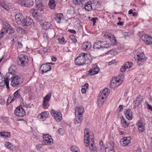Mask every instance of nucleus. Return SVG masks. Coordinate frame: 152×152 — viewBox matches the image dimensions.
I'll use <instances>...</instances> for the list:
<instances>
[{
  "label": "nucleus",
  "instance_id": "f257e3e1",
  "mask_svg": "<svg viewBox=\"0 0 152 152\" xmlns=\"http://www.w3.org/2000/svg\"><path fill=\"white\" fill-rule=\"evenodd\" d=\"M11 79H12L11 85L14 87L21 84L23 81L18 76H13L12 72H9L6 74V77L4 78L2 77L0 72V86L3 87L6 85L7 88H9V81Z\"/></svg>",
  "mask_w": 152,
  "mask_h": 152
},
{
  "label": "nucleus",
  "instance_id": "f03ea898",
  "mask_svg": "<svg viewBox=\"0 0 152 152\" xmlns=\"http://www.w3.org/2000/svg\"><path fill=\"white\" fill-rule=\"evenodd\" d=\"M90 54L83 53L79 54L75 60V64L78 66L86 65L91 62Z\"/></svg>",
  "mask_w": 152,
  "mask_h": 152
},
{
  "label": "nucleus",
  "instance_id": "7ed1b4c3",
  "mask_svg": "<svg viewBox=\"0 0 152 152\" xmlns=\"http://www.w3.org/2000/svg\"><path fill=\"white\" fill-rule=\"evenodd\" d=\"M109 94V90L107 88L103 90L102 92H100L97 101L99 107H101L103 105L104 102V99L107 97Z\"/></svg>",
  "mask_w": 152,
  "mask_h": 152
},
{
  "label": "nucleus",
  "instance_id": "20e7f679",
  "mask_svg": "<svg viewBox=\"0 0 152 152\" xmlns=\"http://www.w3.org/2000/svg\"><path fill=\"white\" fill-rule=\"evenodd\" d=\"M28 61V57L23 54L20 55L17 60V63L20 66H24L27 64Z\"/></svg>",
  "mask_w": 152,
  "mask_h": 152
},
{
  "label": "nucleus",
  "instance_id": "39448f33",
  "mask_svg": "<svg viewBox=\"0 0 152 152\" xmlns=\"http://www.w3.org/2000/svg\"><path fill=\"white\" fill-rule=\"evenodd\" d=\"M120 75L113 78L110 83V87L113 88L117 87L121 84L122 82V80L119 78Z\"/></svg>",
  "mask_w": 152,
  "mask_h": 152
},
{
  "label": "nucleus",
  "instance_id": "423d86ee",
  "mask_svg": "<svg viewBox=\"0 0 152 152\" xmlns=\"http://www.w3.org/2000/svg\"><path fill=\"white\" fill-rule=\"evenodd\" d=\"M17 3L22 6L29 8L31 7L34 4L32 0H18Z\"/></svg>",
  "mask_w": 152,
  "mask_h": 152
},
{
  "label": "nucleus",
  "instance_id": "0eeeda50",
  "mask_svg": "<svg viewBox=\"0 0 152 152\" xmlns=\"http://www.w3.org/2000/svg\"><path fill=\"white\" fill-rule=\"evenodd\" d=\"M136 56L135 57V58L137 61V63L139 65H142L144 63L145 59V56L143 52H139L136 54Z\"/></svg>",
  "mask_w": 152,
  "mask_h": 152
},
{
  "label": "nucleus",
  "instance_id": "6e6552de",
  "mask_svg": "<svg viewBox=\"0 0 152 152\" xmlns=\"http://www.w3.org/2000/svg\"><path fill=\"white\" fill-rule=\"evenodd\" d=\"M43 140L42 142L43 145H50L53 142V140L50 136L48 134L43 135Z\"/></svg>",
  "mask_w": 152,
  "mask_h": 152
},
{
  "label": "nucleus",
  "instance_id": "1a4fd4ad",
  "mask_svg": "<svg viewBox=\"0 0 152 152\" xmlns=\"http://www.w3.org/2000/svg\"><path fill=\"white\" fill-rule=\"evenodd\" d=\"M15 114L18 116L22 117L26 114V112L21 105L17 107L15 110Z\"/></svg>",
  "mask_w": 152,
  "mask_h": 152
},
{
  "label": "nucleus",
  "instance_id": "9d476101",
  "mask_svg": "<svg viewBox=\"0 0 152 152\" xmlns=\"http://www.w3.org/2000/svg\"><path fill=\"white\" fill-rule=\"evenodd\" d=\"M84 142L85 145L88 147L89 145V141H91V139L89 138V132L88 129L86 128L84 130Z\"/></svg>",
  "mask_w": 152,
  "mask_h": 152
},
{
  "label": "nucleus",
  "instance_id": "9b49d317",
  "mask_svg": "<svg viewBox=\"0 0 152 152\" xmlns=\"http://www.w3.org/2000/svg\"><path fill=\"white\" fill-rule=\"evenodd\" d=\"M33 20L31 18L29 17L24 18L21 21V23L22 26L25 28L30 25L32 24Z\"/></svg>",
  "mask_w": 152,
  "mask_h": 152
},
{
  "label": "nucleus",
  "instance_id": "f8f14e48",
  "mask_svg": "<svg viewBox=\"0 0 152 152\" xmlns=\"http://www.w3.org/2000/svg\"><path fill=\"white\" fill-rule=\"evenodd\" d=\"M103 41H98L97 42H95L94 43L93 47V48L94 51H95L96 49L99 50L100 48H108L109 47L107 46H105V45H108V44H104V45H101L102 42H103Z\"/></svg>",
  "mask_w": 152,
  "mask_h": 152
},
{
  "label": "nucleus",
  "instance_id": "ddd939ff",
  "mask_svg": "<svg viewBox=\"0 0 152 152\" xmlns=\"http://www.w3.org/2000/svg\"><path fill=\"white\" fill-rule=\"evenodd\" d=\"M51 95V93H49L44 98L42 104L43 107L47 108L49 106L50 104L48 102L50 101Z\"/></svg>",
  "mask_w": 152,
  "mask_h": 152
},
{
  "label": "nucleus",
  "instance_id": "4468645a",
  "mask_svg": "<svg viewBox=\"0 0 152 152\" xmlns=\"http://www.w3.org/2000/svg\"><path fill=\"white\" fill-rule=\"evenodd\" d=\"M49 63L48 62L41 65L40 69L41 70L42 74H43L45 73H46L51 70V66L49 65Z\"/></svg>",
  "mask_w": 152,
  "mask_h": 152
},
{
  "label": "nucleus",
  "instance_id": "2eb2a0df",
  "mask_svg": "<svg viewBox=\"0 0 152 152\" xmlns=\"http://www.w3.org/2000/svg\"><path fill=\"white\" fill-rule=\"evenodd\" d=\"M143 99V96L140 95L136 98L135 100L133 102L134 109H135L142 102Z\"/></svg>",
  "mask_w": 152,
  "mask_h": 152
},
{
  "label": "nucleus",
  "instance_id": "dca6fc26",
  "mask_svg": "<svg viewBox=\"0 0 152 152\" xmlns=\"http://www.w3.org/2000/svg\"><path fill=\"white\" fill-rule=\"evenodd\" d=\"M99 70V68L96 64L92 65V69H90L89 71V73L91 75H94L97 74Z\"/></svg>",
  "mask_w": 152,
  "mask_h": 152
},
{
  "label": "nucleus",
  "instance_id": "f3484780",
  "mask_svg": "<svg viewBox=\"0 0 152 152\" xmlns=\"http://www.w3.org/2000/svg\"><path fill=\"white\" fill-rule=\"evenodd\" d=\"M90 144L89 148L91 152H97V148L94 143V139L92 138L91 139V141H89V145Z\"/></svg>",
  "mask_w": 152,
  "mask_h": 152
},
{
  "label": "nucleus",
  "instance_id": "a211bd4d",
  "mask_svg": "<svg viewBox=\"0 0 152 152\" xmlns=\"http://www.w3.org/2000/svg\"><path fill=\"white\" fill-rule=\"evenodd\" d=\"M107 145L108 146L105 147V152H115L114 150L115 143L114 142H110Z\"/></svg>",
  "mask_w": 152,
  "mask_h": 152
},
{
  "label": "nucleus",
  "instance_id": "6ab92c4d",
  "mask_svg": "<svg viewBox=\"0 0 152 152\" xmlns=\"http://www.w3.org/2000/svg\"><path fill=\"white\" fill-rule=\"evenodd\" d=\"M121 140L123 142V145L126 146L130 142L131 139L130 137H124L121 139Z\"/></svg>",
  "mask_w": 152,
  "mask_h": 152
},
{
  "label": "nucleus",
  "instance_id": "aec40b11",
  "mask_svg": "<svg viewBox=\"0 0 152 152\" xmlns=\"http://www.w3.org/2000/svg\"><path fill=\"white\" fill-rule=\"evenodd\" d=\"M142 123L143 121L141 120H139L137 123L138 129L140 132H143L145 130V127Z\"/></svg>",
  "mask_w": 152,
  "mask_h": 152
},
{
  "label": "nucleus",
  "instance_id": "412c9836",
  "mask_svg": "<svg viewBox=\"0 0 152 152\" xmlns=\"http://www.w3.org/2000/svg\"><path fill=\"white\" fill-rule=\"evenodd\" d=\"M84 8L87 11H90L93 9L92 3L91 1L86 2L84 4Z\"/></svg>",
  "mask_w": 152,
  "mask_h": 152
},
{
  "label": "nucleus",
  "instance_id": "4be33fe9",
  "mask_svg": "<svg viewBox=\"0 0 152 152\" xmlns=\"http://www.w3.org/2000/svg\"><path fill=\"white\" fill-rule=\"evenodd\" d=\"M24 17L20 13H17L15 16V19L16 22L18 24H20L22 20L24 18Z\"/></svg>",
  "mask_w": 152,
  "mask_h": 152
},
{
  "label": "nucleus",
  "instance_id": "5701e85b",
  "mask_svg": "<svg viewBox=\"0 0 152 152\" xmlns=\"http://www.w3.org/2000/svg\"><path fill=\"white\" fill-rule=\"evenodd\" d=\"M84 112L83 107L81 106H79L75 109V115H83Z\"/></svg>",
  "mask_w": 152,
  "mask_h": 152
},
{
  "label": "nucleus",
  "instance_id": "b1692460",
  "mask_svg": "<svg viewBox=\"0 0 152 152\" xmlns=\"http://www.w3.org/2000/svg\"><path fill=\"white\" fill-rule=\"evenodd\" d=\"M125 114L127 119L130 120L133 118L132 112L130 109H128L126 110V112H125Z\"/></svg>",
  "mask_w": 152,
  "mask_h": 152
},
{
  "label": "nucleus",
  "instance_id": "393cba45",
  "mask_svg": "<svg viewBox=\"0 0 152 152\" xmlns=\"http://www.w3.org/2000/svg\"><path fill=\"white\" fill-rule=\"evenodd\" d=\"M83 49L85 50H88L90 49L91 47V45L90 42H84L82 44Z\"/></svg>",
  "mask_w": 152,
  "mask_h": 152
},
{
  "label": "nucleus",
  "instance_id": "a878e982",
  "mask_svg": "<svg viewBox=\"0 0 152 152\" xmlns=\"http://www.w3.org/2000/svg\"><path fill=\"white\" fill-rule=\"evenodd\" d=\"M48 113L46 111L42 112L38 115V117L41 120L44 121L45 120L48 116Z\"/></svg>",
  "mask_w": 152,
  "mask_h": 152
},
{
  "label": "nucleus",
  "instance_id": "bb28decb",
  "mask_svg": "<svg viewBox=\"0 0 152 152\" xmlns=\"http://www.w3.org/2000/svg\"><path fill=\"white\" fill-rule=\"evenodd\" d=\"M121 119V126L122 127L124 128H127L128 127L129 124L126 122V120L123 116H121L120 117Z\"/></svg>",
  "mask_w": 152,
  "mask_h": 152
},
{
  "label": "nucleus",
  "instance_id": "cd10ccee",
  "mask_svg": "<svg viewBox=\"0 0 152 152\" xmlns=\"http://www.w3.org/2000/svg\"><path fill=\"white\" fill-rule=\"evenodd\" d=\"M37 8L38 10L40 11H43L44 9V6L42 4L41 1H39L36 3Z\"/></svg>",
  "mask_w": 152,
  "mask_h": 152
},
{
  "label": "nucleus",
  "instance_id": "c85d7f7f",
  "mask_svg": "<svg viewBox=\"0 0 152 152\" xmlns=\"http://www.w3.org/2000/svg\"><path fill=\"white\" fill-rule=\"evenodd\" d=\"M62 114L60 112L57 113L53 117L55 120L58 122H59L62 118Z\"/></svg>",
  "mask_w": 152,
  "mask_h": 152
},
{
  "label": "nucleus",
  "instance_id": "c756f323",
  "mask_svg": "<svg viewBox=\"0 0 152 152\" xmlns=\"http://www.w3.org/2000/svg\"><path fill=\"white\" fill-rule=\"evenodd\" d=\"M0 133L1 136L5 138H9L10 137V132L3 131L1 132Z\"/></svg>",
  "mask_w": 152,
  "mask_h": 152
},
{
  "label": "nucleus",
  "instance_id": "7c9ffc66",
  "mask_svg": "<svg viewBox=\"0 0 152 152\" xmlns=\"http://www.w3.org/2000/svg\"><path fill=\"white\" fill-rule=\"evenodd\" d=\"M49 7L51 9H54L56 7V4L54 0H50L48 3Z\"/></svg>",
  "mask_w": 152,
  "mask_h": 152
},
{
  "label": "nucleus",
  "instance_id": "2f4dec72",
  "mask_svg": "<svg viewBox=\"0 0 152 152\" xmlns=\"http://www.w3.org/2000/svg\"><path fill=\"white\" fill-rule=\"evenodd\" d=\"M75 119L77 123H81L83 121V115H76Z\"/></svg>",
  "mask_w": 152,
  "mask_h": 152
},
{
  "label": "nucleus",
  "instance_id": "473e14b6",
  "mask_svg": "<svg viewBox=\"0 0 152 152\" xmlns=\"http://www.w3.org/2000/svg\"><path fill=\"white\" fill-rule=\"evenodd\" d=\"M100 6V4L98 1H97L96 0H94L92 3V6L94 9L99 8Z\"/></svg>",
  "mask_w": 152,
  "mask_h": 152
},
{
  "label": "nucleus",
  "instance_id": "72a5a7b5",
  "mask_svg": "<svg viewBox=\"0 0 152 152\" xmlns=\"http://www.w3.org/2000/svg\"><path fill=\"white\" fill-rule=\"evenodd\" d=\"M88 83H86L84 85L82 86L81 92L83 94H85L86 92V90L88 88Z\"/></svg>",
  "mask_w": 152,
  "mask_h": 152
},
{
  "label": "nucleus",
  "instance_id": "f704fd0d",
  "mask_svg": "<svg viewBox=\"0 0 152 152\" xmlns=\"http://www.w3.org/2000/svg\"><path fill=\"white\" fill-rule=\"evenodd\" d=\"M51 26V24L48 22H45L43 24V25L42 26V28L47 30L50 28Z\"/></svg>",
  "mask_w": 152,
  "mask_h": 152
},
{
  "label": "nucleus",
  "instance_id": "c9c22d12",
  "mask_svg": "<svg viewBox=\"0 0 152 152\" xmlns=\"http://www.w3.org/2000/svg\"><path fill=\"white\" fill-rule=\"evenodd\" d=\"M14 97L16 98L20 99L22 98L20 94V89H19L16 91L14 94Z\"/></svg>",
  "mask_w": 152,
  "mask_h": 152
},
{
  "label": "nucleus",
  "instance_id": "e433bc0d",
  "mask_svg": "<svg viewBox=\"0 0 152 152\" xmlns=\"http://www.w3.org/2000/svg\"><path fill=\"white\" fill-rule=\"evenodd\" d=\"M9 28H11L10 25L7 23H6L3 25L2 28L3 29H2V30L4 31V32H7V31L8 30Z\"/></svg>",
  "mask_w": 152,
  "mask_h": 152
},
{
  "label": "nucleus",
  "instance_id": "4c0bfd02",
  "mask_svg": "<svg viewBox=\"0 0 152 152\" xmlns=\"http://www.w3.org/2000/svg\"><path fill=\"white\" fill-rule=\"evenodd\" d=\"M108 38L110 39V40L112 43L114 45H116L117 42L115 39L114 36L112 35L111 36H108Z\"/></svg>",
  "mask_w": 152,
  "mask_h": 152
},
{
  "label": "nucleus",
  "instance_id": "58836bf2",
  "mask_svg": "<svg viewBox=\"0 0 152 152\" xmlns=\"http://www.w3.org/2000/svg\"><path fill=\"white\" fill-rule=\"evenodd\" d=\"M72 152H80L79 148L75 146H72L70 148Z\"/></svg>",
  "mask_w": 152,
  "mask_h": 152
},
{
  "label": "nucleus",
  "instance_id": "ea45409f",
  "mask_svg": "<svg viewBox=\"0 0 152 152\" xmlns=\"http://www.w3.org/2000/svg\"><path fill=\"white\" fill-rule=\"evenodd\" d=\"M84 2V0H73V3L75 4L80 5Z\"/></svg>",
  "mask_w": 152,
  "mask_h": 152
},
{
  "label": "nucleus",
  "instance_id": "a19ab883",
  "mask_svg": "<svg viewBox=\"0 0 152 152\" xmlns=\"http://www.w3.org/2000/svg\"><path fill=\"white\" fill-rule=\"evenodd\" d=\"M132 63L129 62H126L124 65L127 69H129L131 68L132 66Z\"/></svg>",
  "mask_w": 152,
  "mask_h": 152
},
{
  "label": "nucleus",
  "instance_id": "79ce46f5",
  "mask_svg": "<svg viewBox=\"0 0 152 152\" xmlns=\"http://www.w3.org/2000/svg\"><path fill=\"white\" fill-rule=\"evenodd\" d=\"M148 39L145 40V42H146L145 43L146 45H151L152 43V38L150 36H149Z\"/></svg>",
  "mask_w": 152,
  "mask_h": 152
},
{
  "label": "nucleus",
  "instance_id": "37998d69",
  "mask_svg": "<svg viewBox=\"0 0 152 152\" xmlns=\"http://www.w3.org/2000/svg\"><path fill=\"white\" fill-rule=\"evenodd\" d=\"M14 31V29L11 26V28H9L7 30V32H8L9 34H12L13 33Z\"/></svg>",
  "mask_w": 152,
  "mask_h": 152
},
{
  "label": "nucleus",
  "instance_id": "c03bdc74",
  "mask_svg": "<svg viewBox=\"0 0 152 152\" xmlns=\"http://www.w3.org/2000/svg\"><path fill=\"white\" fill-rule=\"evenodd\" d=\"M70 38L73 43H75L77 42V41L76 39L75 36L73 35H71L70 36Z\"/></svg>",
  "mask_w": 152,
  "mask_h": 152
},
{
  "label": "nucleus",
  "instance_id": "a18cd8bd",
  "mask_svg": "<svg viewBox=\"0 0 152 152\" xmlns=\"http://www.w3.org/2000/svg\"><path fill=\"white\" fill-rule=\"evenodd\" d=\"M12 98L11 97H10L8 98L7 102V103H9V104L10 103L14 102L16 99L14 97L12 99Z\"/></svg>",
  "mask_w": 152,
  "mask_h": 152
},
{
  "label": "nucleus",
  "instance_id": "49530a36",
  "mask_svg": "<svg viewBox=\"0 0 152 152\" xmlns=\"http://www.w3.org/2000/svg\"><path fill=\"white\" fill-rule=\"evenodd\" d=\"M61 14H59L56 16L55 18V19L56 21L58 23H59L60 22V21L61 20V18L60 16Z\"/></svg>",
  "mask_w": 152,
  "mask_h": 152
},
{
  "label": "nucleus",
  "instance_id": "de8ad7c7",
  "mask_svg": "<svg viewBox=\"0 0 152 152\" xmlns=\"http://www.w3.org/2000/svg\"><path fill=\"white\" fill-rule=\"evenodd\" d=\"M149 37V36L148 35L144 34L142 37V40L145 42Z\"/></svg>",
  "mask_w": 152,
  "mask_h": 152
},
{
  "label": "nucleus",
  "instance_id": "09e8293b",
  "mask_svg": "<svg viewBox=\"0 0 152 152\" xmlns=\"http://www.w3.org/2000/svg\"><path fill=\"white\" fill-rule=\"evenodd\" d=\"M1 6L4 9L6 10H9L10 9V8L9 6H7V5L5 4L3 5L2 4H1Z\"/></svg>",
  "mask_w": 152,
  "mask_h": 152
},
{
  "label": "nucleus",
  "instance_id": "8fccbe9b",
  "mask_svg": "<svg viewBox=\"0 0 152 152\" xmlns=\"http://www.w3.org/2000/svg\"><path fill=\"white\" fill-rule=\"evenodd\" d=\"M58 40L59 42L61 44H64L66 42L64 41V37H62L61 38H59Z\"/></svg>",
  "mask_w": 152,
  "mask_h": 152
},
{
  "label": "nucleus",
  "instance_id": "3c124183",
  "mask_svg": "<svg viewBox=\"0 0 152 152\" xmlns=\"http://www.w3.org/2000/svg\"><path fill=\"white\" fill-rule=\"evenodd\" d=\"M5 146L8 148L11 149V145L9 142H6L5 144Z\"/></svg>",
  "mask_w": 152,
  "mask_h": 152
},
{
  "label": "nucleus",
  "instance_id": "603ef678",
  "mask_svg": "<svg viewBox=\"0 0 152 152\" xmlns=\"http://www.w3.org/2000/svg\"><path fill=\"white\" fill-rule=\"evenodd\" d=\"M17 44H18V46H17L18 48H22L23 45L21 43V42H17Z\"/></svg>",
  "mask_w": 152,
  "mask_h": 152
},
{
  "label": "nucleus",
  "instance_id": "864d4df0",
  "mask_svg": "<svg viewBox=\"0 0 152 152\" xmlns=\"http://www.w3.org/2000/svg\"><path fill=\"white\" fill-rule=\"evenodd\" d=\"M58 112H56L53 109H52L50 111V113L53 116V117L56 115V114H57V113H58Z\"/></svg>",
  "mask_w": 152,
  "mask_h": 152
},
{
  "label": "nucleus",
  "instance_id": "5fc2aeb1",
  "mask_svg": "<svg viewBox=\"0 0 152 152\" xmlns=\"http://www.w3.org/2000/svg\"><path fill=\"white\" fill-rule=\"evenodd\" d=\"M126 69H127L125 66L124 65L121 67L120 69V71L122 72H124L125 71Z\"/></svg>",
  "mask_w": 152,
  "mask_h": 152
},
{
  "label": "nucleus",
  "instance_id": "6e6d98bb",
  "mask_svg": "<svg viewBox=\"0 0 152 152\" xmlns=\"http://www.w3.org/2000/svg\"><path fill=\"white\" fill-rule=\"evenodd\" d=\"M5 103L4 99L2 97H0V104H4Z\"/></svg>",
  "mask_w": 152,
  "mask_h": 152
},
{
  "label": "nucleus",
  "instance_id": "4d7b16f0",
  "mask_svg": "<svg viewBox=\"0 0 152 152\" xmlns=\"http://www.w3.org/2000/svg\"><path fill=\"white\" fill-rule=\"evenodd\" d=\"M23 105L26 108H30L31 107L30 106V105L28 104H27L25 102V103H23Z\"/></svg>",
  "mask_w": 152,
  "mask_h": 152
},
{
  "label": "nucleus",
  "instance_id": "13d9d810",
  "mask_svg": "<svg viewBox=\"0 0 152 152\" xmlns=\"http://www.w3.org/2000/svg\"><path fill=\"white\" fill-rule=\"evenodd\" d=\"M42 145L40 144H39L36 145V148L37 149H39L42 147Z\"/></svg>",
  "mask_w": 152,
  "mask_h": 152
},
{
  "label": "nucleus",
  "instance_id": "bf43d9fd",
  "mask_svg": "<svg viewBox=\"0 0 152 152\" xmlns=\"http://www.w3.org/2000/svg\"><path fill=\"white\" fill-rule=\"evenodd\" d=\"M17 30L18 32L20 33H21L23 31V29L20 27L18 28L17 29Z\"/></svg>",
  "mask_w": 152,
  "mask_h": 152
},
{
  "label": "nucleus",
  "instance_id": "052dcab7",
  "mask_svg": "<svg viewBox=\"0 0 152 152\" xmlns=\"http://www.w3.org/2000/svg\"><path fill=\"white\" fill-rule=\"evenodd\" d=\"M43 37L45 39H48V34L47 33H45L43 34Z\"/></svg>",
  "mask_w": 152,
  "mask_h": 152
},
{
  "label": "nucleus",
  "instance_id": "680f3d73",
  "mask_svg": "<svg viewBox=\"0 0 152 152\" xmlns=\"http://www.w3.org/2000/svg\"><path fill=\"white\" fill-rule=\"evenodd\" d=\"M98 18L97 17L93 18L91 19V20L93 21V23H96V20Z\"/></svg>",
  "mask_w": 152,
  "mask_h": 152
},
{
  "label": "nucleus",
  "instance_id": "e2e57ef3",
  "mask_svg": "<svg viewBox=\"0 0 152 152\" xmlns=\"http://www.w3.org/2000/svg\"><path fill=\"white\" fill-rule=\"evenodd\" d=\"M68 31L71 33L75 34L76 33V31L74 30L73 29H69Z\"/></svg>",
  "mask_w": 152,
  "mask_h": 152
},
{
  "label": "nucleus",
  "instance_id": "0e129e2a",
  "mask_svg": "<svg viewBox=\"0 0 152 152\" xmlns=\"http://www.w3.org/2000/svg\"><path fill=\"white\" fill-rule=\"evenodd\" d=\"M4 32L3 31L0 33V39L4 35Z\"/></svg>",
  "mask_w": 152,
  "mask_h": 152
},
{
  "label": "nucleus",
  "instance_id": "69168bd1",
  "mask_svg": "<svg viewBox=\"0 0 152 152\" xmlns=\"http://www.w3.org/2000/svg\"><path fill=\"white\" fill-rule=\"evenodd\" d=\"M124 23L123 22H121L119 21L117 23V25H120L121 26H123L124 25Z\"/></svg>",
  "mask_w": 152,
  "mask_h": 152
},
{
  "label": "nucleus",
  "instance_id": "338daca9",
  "mask_svg": "<svg viewBox=\"0 0 152 152\" xmlns=\"http://www.w3.org/2000/svg\"><path fill=\"white\" fill-rule=\"evenodd\" d=\"M51 59L52 61H55L57 60V58L56 57L54 56H52L51 57Z\"/></svg>",
  "mask_w": 152,
  "mask_h": 152
},
{
  "label": "nucleus",
  "instance_id": "774afa93",
  "mask_svg": "<svg viewBox=\"0 0 152 152\" xmlns=\"http://www.w3.org/2000/svg\"><path fill=\"white\" fill-rule=\"evenodd\" d=\"M147 106L148 107V109L149 110H150L152 111V106L151 105L149 104H148Z\"/></svg>",
  "mask_w": 152,
  "mask_h": 152
}]
</instances>
